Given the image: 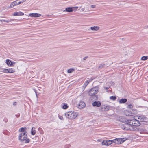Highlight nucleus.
Here are the masks:
<instances>
[{"mask_svg": "<svg viewBox=\"0 0 148 148\" xmlns=\"http://www.w3.org/2000/svg\"><path fill=\"white\" fill-rule=\"evenodd\" d=\"M19 139L21 141H25V143H28L30 141L29 138H27V132H25L21 133L19 135Z\"/></svg>", "mask_w": 148, "mask_h": 148, "instance_id": "f257e3e1", "label": "nucleus"}, {"mask_svg": "<svg viewBox=\"0 0 148 148\" xmlns=\"http://www.w3.org/2000/svg\"><path fill=\"white\" fill-rule=\"evenodd\" d=\"M98 87H95L91 88L89 91L88 94L89 95L93 96V98H97L98 96L95 94L98 92Z\"/></svg>", "mask_w": 148, "mask_h": 148, "instance_id": "f03ea898", "label": "nucleus"}, {"mask_svg": "<svg viewBox=\"0 0 148 148\" xmlns=\"http://www.w3.org/2000/svg\"><path fill=\"white\" fill-rule=\"evenodd\" d=\"M65 114L66 118L70 119H73L76 117L78 114L77 112L70 111L66 112Z\"/></svg>", "mask_w": 148, "mask_h": 148, "instance_id": "7ed1b4c3", "label": "nucleus"}, {"mask_svg": "<svg viewBox=\"0 0 148 148\" xmlns=\"http://www.w3.org/2000/svg\"><path fill=\"white\" fill-rule=\"evenodd\" d=\"M129 121L128 123H130V124L131 125L132 127V126H139L140 125V123L139 121L135 119L129 120Z\"/></svg>", "mask_w": 148, "mask_h": 148, "instance_id": "20e7f679", "label": "nucleus"}, {"mask_svg": "<svg viewBox=\"0 0 148 148\" xmlns=\"http://www.w3.org/2000/svg\"><path fill=\"white\" fill-rule=\"evenodd\" d=\"M130 124V123H127V122L125 123L124 125V130H127L132 129L131 128L132 127Z\"/></svg>", "mask_w": 148, "mask_h": 148, "instance_id": "39448f33", "label": "nucleus"}, {"mask_svg": "<svg viewBox=\"0 0 148 148\" xmlns=\"http://www.w3.org/2000/svg\"><path fill=\"white\" fill-rule=\"evenodd\" d=\"M23 3V2H17V1H15L11 3L10 5V8H13L14 6L18 5L19 4Z\"/></svg>", "mask_w": 148, "mask_h": 148, "instance_id": "423d86ee", "label": "nucleus"}, {"mask_svg": "<svg viewBox=\"0 0 148 148\" xmlns=\"http://www.w3.org/2000/svg\"><path fill=\"white\" fill-rule=\"evenodd\" d=\"M5 73H13L15 72V69L14 68H10L5 69L4 70Z\"/></svg>", "mask_w": 148, "mask_h": 148, "instance_id": "0eeeda50", "label": "nucleus"}, {"mask_svg": "<svg viewBox=\"0 0 148 148\" xmlns=\"http://www.w3.org/2000/svg\"><path fill=\"white\" fill-rule=\"evenodd\" d=\"M116 138L118 144L122 143L126 140L125 138Z\"/></svg>", "mask_w": 148, "mask_h": 148, "instance_id": "6e6552de", "label": "nucleus"}, {"mask_svg": "<svg viewBox=\"0 0 148 148\" xmlns=\"http://www.w3.org/2000/svg\"><path fill=\"white\" fill-rule=\"evenodd\" d=\"M112 141L110 140H103L102 143L103 145H109L112 144L111 142Z\"/></svg>", "mask_w": 148, "mask_h": 148, "instance_id": "1a4fd4ad", "label": "nucleus"}, {"mask_svg": "<svg viewBox=\"0 0 148 148\" xmlns=\"http://www.w3.org/2000/svg\"><path fill=\"white\" fill-rule=\"evenodd\" d=\"M147 118L144 116H138V119H139L141 122H144L146 121Z\"/></svg>", "mask_w": 148, "mask_h": 148, "instance_id": "9d476101", "label": "nucleus"}, {"mask_svg": "<svg viewBox=\"0 0 148 148\" xmlns=\"http://www.w3.org/2000/svg\"><path fill=\"white\" fill-rule=\"evenodd\" d=\"M31 17H39L41 16V15L40 14L37 13H32L29 14Z\"/></svg>", "mask_w": 148, "mask_h": 148, "instance_id": "9b49d317", "label": "nucleus"}, {"mask_svg": "<svg viewBox=\"0 0 148 148\" xmlns=\"http://www.w3.org/2000/svg\"><path fill=\"white\" fill-rule=\"evenodd\" d=\"M119 121L121 122L124 123H125L126 122L127 123H129V120H127L126 119L124 118L123 117H120L119 118Z\"/></svg>", "mask_w": 148, "mask_h": 148, "instance_id": "f8f14e48", "label": "nucleus"}, {"mask_svg": "<svg viewBox=\"0 0 148 148\" xmlns=\"http://www.w3.org/2000/svg\"><path fill=\"white\" fill-rule=\"evenodd\" d=\"M101 105L100 102L99 101H97L94 102L92 103V105L94 106L99 107Z\"/></svg>", "mask_w": 148, "mask_h": 148, "instance_id": "ddd939ff", "label": "nucleus"}, {"mask_svg": "<svg viewBox=\"0 0 148 148\" xmlns=\"http://www.w3.org/2000/svg\"><path fill=\"white\" fill-rule=\"evenodd\" d=\"M73 10L72 7H68L63 10L64 12L66 11L67 12H71L73 11Z\"/></svg>", "mask_w": 148, "mask_h": 148, "instance_id": "4468645a", "label": "nucleus"}, {"mask_svg": "<svg viewBox=\"0 0 148 148\" xmlns=\"http://www.w3.org/2000/svg\"><path fill=\"white\" fill-rule=\"evenodd\" d=\"M24 15V13L21 12H14L13 14L14 16H22Z\"/></svg>", "mask_w": 148, "mask_h": 148, "instance_id": "2eb2a0df", "label": "nucleus"}, {"mask_svg": "<svg viewBox=\"0 0 148 148\" xmlns=\"http://www.w3.org/2000/svg\"><path fill=\"white\" fill-rule=\"evenodd\" d=\"M85 106V103L83 101L80 102L79 104V108H83Z\"/></svg>", "mask_w": 148, "mask_h": 148, "instance_id": "dca6fc26", "label": "nucleus"}, {"mask_svg": "<svg viewBox=\"0 0 148 148\" xmlns=\"http://www.w3.org/2000/svg\"><path fill=\"white\" fill-rule=\"evenodd\" d=\"M127 101V99H121L119 101L120 103H124L126 102Z\"/></svg>", "mask_w": 148, "mask_h": 148, "instance_id": "f3484780", "label": "nucleus"}, {"mask_svg": "<svg viewBox=\"0 0 148 148\" xmlns=\"http://www.w3.org/2000/svg\"><path fill=\"white\" fill-rule=\"evenodd\" d=\"M90 29L92 30L97 31L99 29V27L97 26H94L91 27Z\"/></svg>", "mask_w": 148, "mask_h": 148, "instance_id": "a211bd4d", "label": "nucleus"}, {"mask_svg": "<svg viewBox=\"0 0 148 148\" xmlns=\"http://www.w3.org/2000/svg\"><path fill=\"white\" fill-rule=\"evenodd\" d=\"M14 19H10L9 20H0V21L1 22H6L7 23H9L10 22H11L12 21H14Z\"/></svg>", "mask_w": 148, "mask_h": 148, "instance_id": "6ab92c4d", "label": "nucleus"}, {"mask_svg": "<svg viewBox=\"0 0 148 148\" xmlns=\"http://www.w3.org/2000/svg\"><path fill=\"white\" fill-rule=\"evenodd\" d=\"M31 134L32 135H34L36 133V130H35V128L34 127H33L32 128L31 132Z\"/></svg>", "mask_w": 148, "mask_h": 148, "instance_id": "aec40b11", "label": "nucleus"}, {"mask_svg": "<svg viewBox=\"0 0 148 148\" xmlns=\"http://www.w3.org/2000/svg\"><path fill=\"white\" fill-rule=\"evenodd\" d=\"M26 129V128L25 127H22L19 129V132H27L25 130Z\"/></svg>", "mask_w": 148, "mask_h": 148, "instance_id": "412c9836", "label": "nucleus"}, {"mask_svg": "<svg viewBox=\"0 0 148 148\" xmlns=\"http://www.w3.org/2000/svg\"><path fill=\"white\" fill-rule=\"evenodd\" d=\"M62 108L63 109H66L68 108V106H67V104L66 103H62Z\"/></svg>", "mask_w": 148, "mask_h": 148, "instance_id": "4be33fe9", "label": "nucleus"}, {"mask_svg": "<svg viewBox=\"0 0 148 148\" xmlns=\"http://www.w3.org/2000/svg\"><path fill=\"white\" fill-rule=\"evenodd\" d=\"M148 59V56H143L141 57V60H145L147 59Z\"/></svg>", "mask_w": 148, "mask_h": 148, "instance_id": "5701e85b", "label": "nucleus"}, {"mask_svg": "<svg viewBox=\"0 0 148 148\" xmlns=\"http://www.w3.org/2000/svg\"><path fill=\"white\" fill-rule=\"evenodd\" d=\"M105 66V65L104 64H101L99 65V66L98 68L100 69H101L103 68Z\"/></svg>", "mask_w": 148, "mask_h": 148, "instance_id": "b1692460", "label": "nucleus"}, {"mask_svg": "<svg viewBox=\"0 0 148 148\" xmlns=\"http://www.w3.org/2000/svg\"><path fill=\"white\" fill-rule=\"evenodd\" d=\"M88 84V81H86L84 84L83 86V87L84 88H85L87 86V85Z\"/></svg>", "mask_w": 148, "mask_h": 148, "instance_id": "393cba45", "label": "nucleus"}, {"mask_svg": "<svg viewBox=\"0 0 148 148\" xmlns=\"http://www.w3.org/2000/svg\"><path fill=\"white\" fill-rule=\"evenodd\" d=\"M111 141H112L111 142L112 144V143H115L116 144H118V143L117 142V138L113 140H110Z\"/></svg>", "mask_w": 148, "mask_h": 148, "instance_id": "a878e982", "label": "nucleus"}, {"mask_svg": "<svg viewBox=\"0 0 148 148\" xmlns=\"http://www.w3.org/2000/svg\"><path fill=\"white\" fill-rule=\"evenodd\" d=\"M74 69L73 68H71L68 70L67 72L69 73H71L73 72V71H74Z\"/></svg>", "mask_w": 148, "mask_h": 148, "instance_id": "bb28decb", "label": "nucleus"}, {"mask_svg": "<svg viewBox=\"0 0 148 148\" xmlns=\"http://www.w3.org/2000/svg\"><path fill=\"white\" fill-rule=\"evenodd\" d=\"M11 62V61L9 59L6 60V63L8 65H10Z\"/></svg>", "mask_w": 148, "mask_h": 148, "instance_id": "cd10ccee", "label": "nucleus"}, {"mask_svg": "<svg viewBox=\"0 0 148 148\" xmlns=\"http://www.w3.org/2000/svg\"><path fill=\"white\" fill-rule=\"evenodd\" d=\"M110 99L114 101L116 99V97L114 96H111L110 97Z\"/></svg>", "mask_w": 148, "mask_h": 148, "instance_id": "c85d7f7f", "label": "nucleus"}, {"mask_svg": "<svg viewBox=\"0 0 148 148\" xmlns=\"http://www.w3.org/2000/svg\"><path fill=\"white\" fill-rule=\"evenodd\" d=\"M110 106H107L105 107H104V108L105 110H106V111H108L109 110L110 108Z\"/></svg>", "mask_w": 148, "mask_h": 148, "instance_id": "c756f323", "label": "nucleus"}, {"mask_svg": "<svg viewBox=\"0 0 148 148\" xmlns=\"http://www.w3.org/2000/svg\"><path fill=\"white\" fill-rule=\"evenodd\" d=\"M133 107V106L132 104H130L128 105L127 106V108H128L131 109Z\"/></svg>", "mask_w": 148, "mask_h": 148, "instance_id": "7c9ffc66", "label": "nucleus"}, {"mask_svg": "<svg viewBox=\"0 0 148 148\" xmlns=\"http://www.w3.org/2000/svg\"><path fill=\"white\" fill-rule=\"evenodd\" d=\"M15 64V62H12L11 61V63L10 64V66H12V65H14V64Z\"/></svg>", "mask_w": 148, "mask_h": 148, "instance_id": "2f4dec72", "label": "nucleus"}, {"mask_svg": "<svg viewBox=\"0 0 148 148\" xmlns=\"http://www.w3.org/2000/svg\"><path fill=\"white\" fill-rule=\"evenodd\" d=\"M58 117L59 118V119L61 120H64V119L63 118V117L62 116H60V115H59L58 116Z\"/></svg>", "mask_w": 148, "mask_h": 148, "instance_id": "473e14b6", "label": "nucleus"}, {"mask_svg": "<svg viewBox=\"0 0 148 148\" xmlns=\"http://www.w3.org/2000/svg\"><path fill=\"white\" fill-rule=\"evenodd\" d=\"M8 120L7 119V118H5L4 119H3V121L5 122H8Z\"/></svg>", "mask_w": 148, "mask_h": 148, "instance_id": "72a5a7b5", "label": "nucleus"}, {"mask_svg": "<svg viewBox=\"0 0 148 148\" xmlns=\"http://www.w3.org/2000/svg\"><path fill=\"white\" fill-rule=\"evenodd\" d=\"M33 90L34 91V92H35L36 96L37 97V90L36 89H34Z\"/></svg>", "mask_w": 148, "mask_h": 148, "instance_id": "f704fd0d", "label": "nucleus"}, {"mask_svg": "<svg viewBox=\"0 0 148 148\" xmlns=\"http://www.w3.org/2000/svg\"><path fill=\"white\" fill-rule=\"evenodd\" d=\"M95 7H96V6L94 5H91V7L92 8H95Z\"/></svg>", "mask_w": 148, "mask_h": 148, "instance_id": "c9c22d12", "label": "nucleus"}, {"mask_svg": "<svg viewBox=\"0 0 148 148\" xmlns=\"http://www.w3.org/2000/svg\"><path fill=\"white\" fill-rule=\"evenodd\" d=\"M88 58V56H87L86 57H84V58H83V60H86V59H87V58Z\"/></svg>", "mask_w": 148, "mask_h": 148, "instance_id": "e433bc0d", "label": "nucleus"}, {"mask_svg": "<svg viewBox=\"0 0 148 148\" xmlns=\"http://www.w3.org/2000/svg\"><path fill=\"white\" fill-rule=\"evenodd\" d=\"M110 87H104V88L106 90H108Z\"/></svg>", "mask_w": 148, "mask_h": 148, "instance_id": "4c0bfd02", "label": "nucleus"}, {"mask_svg": "<svg viewBox=\"0 0 148 148\" xmlns=\"http://www.w3.org/2000/svg\"><path fill=\"white\" fill-rule=\"evenodd\" d=\"M86 81H88V83H89V82H90L91 81V80L90 79H89L88 80H87Z\"/></svg>", "mask_w": 148, "mask_h": 148, "instance_id": "58836bf2", "label": "nucleus"}, {"mask_svg": "<svg viewBox=\"0 0 148 148\" xmlns=\"http://www.w3.org/2000/svg\"><path fill=\"white\" fill-rule=\"evenodd\" d=\"M74 9H75V10H77L78 9V7H76L73 8Z\"/></svg>", "mask_w": 148, "mask_h": 148, "instance_id": "ea45409f", "label": "nucleus"}, {"mask_svg": "<svg viewBox=\"0 0 148 148\" xmlns=\"http://www.w3.org/2000/svg\"><path fill=\"white\" fill-rule=\"evenodd\" d=\"M94 79H95L94 78H93V77H91V78H90V79H91V81H92L93 80H94Z\"/></svg>", "mask_w": 148, "mask_h": 148, "instance_id": "a19ab883", "label": "nucleus"}, {"mask_svg": "<svg viewBox=\"0 0 148 148\" xmlns=\"http://www.w3.org/2000/svg\"><path fill=\"white\" fill-rule=\"evenodd\" d=\"M38 130L39 131H40V130H42V129L41 128H39L38 129Z\"/></svg>", "mask_w": 148, "mask_h": 148, "instance_id": "79ce46f5", "label": "nucleus"}, {"mask_svg": "<svg viewBox=\"0 0 148 148\" xmlns=\"http://www.w3.org/2000/svg\"><path fill=\"white\" fill-rule=\"evenodd\" d=\"M22 1L21 2H23V3L25 2V1L26 0H22Z\"/></svg>", "mask_w": 148, "mask_h": 148, "instance_id": "37998d69", "label": "nucleus"}, {"mask_svg": "<svg viewBox=\"0 0 148 148\" xmlns=\"http://www.w3.org/2000/svg\"><path fill=\"white\" fill-rule=\"evenodd\" d=\"M16 102H15L13 104L14 105H16Z\"/></svg>", "mask_w": 148, "mask_h": 148, "instance_id": "c03bdc74", "label": "nucleus"}, {"mask_svg": "<svg viewBox=\"0 0 148 148\" xmlns=\"http://www.w3.org/2000/svg\"><path fill=\"white\" fill-rule=\"evenodd\" d=\"M43 132H42H42L41 133V134H43Z\"/></svg>", "mask_w": 148, "mask_h": 148, "instance_id": "a18cd8bd", "label": "nucleus"}, {"mask_svg": "<svg viewBox=\"0 0 148 148\" xmlns=\"http://www.w3.org/2000/svg\"><path fill=\"white\" fill-rule=\"evenodd\" d=\"M66 146H68V147H69V145H67Z\"/></svg>", "mask_w": 148, "mask_h": 148, "instance_id": "49530a36", "label": "nucleus"}, {"mask_svg": "<svg viewBox=\"0 0 148 148\" xmlns=\"http://www.w3.org/2000/svg\"><path fill=\"white\" fill-rule=\"evenodd\" d=\"M126 115H129V114L127 115V114H126Z\"/></svg>", "mask_w": 148, "mask_h": 148, "instance_id": "de8ad7c7", "label": "nucleus"}, {"mask_svg": "<svg viewBox=\"0 0 148 148\" xmlns=\"http://www.w3.org/2000/svg\"><path fill=\"white\" fill-rule=\"evenodd\" d=\"M147 28H148V25L147 26Z\"/></svg>", "mask_w": 148, "mask_h": 148, "instance_id": "09e8293b", "label": "nucleus"}]
</instances>
